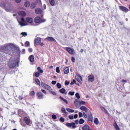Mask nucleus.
<instances>
[{
    "label": "nucleus",
    "mask_w": 130,
    "mask_h": 130,
    "mask_svg": "<svg viewBox=\"0 0 130 130\" xmlns=\"http://www.w3.org/2000/svg\"><path fill=\"white\" fill-rule=\"evenodd\" d=\"M24 6L25 7H26V8H29L30 7V2L28 1L25 2Z\"/></svg>",
    "instance_id": "cd10ccee"
},
{
    "label": "nucleus",
    "mask_w": 130,
    "mask_h": 130,
    "mask_svg": "<svg viewBox=\"0 0 130 130\" xmlns=\"http://www.w3.org/2000/svg\"><path fill=\"white\" fill-rule=\"evenodd\" d=\"M75 96L76 98H77V99H80V98H81V96H80V94L79 93H76Z\"/></svg>",
    "instance_id": "4c0bfd02"
},
{
    "label": "nucleus",
    "mask_w": 130,
    "mask_h": 130,
    "mask_svg": "<svg viewBox=\"0 0 130 130\" xmlns=\"http://www.w3.org/2000/svg\"><path fill=\"white\" fill-rule=\"evenodd\" d=\"M52 118L53 119H56V118H57V117H56V115H54V114L52 115Z\"/></svg>",
    "instance_id": "79ce46f5"
},
{
    "label": "nucleus",
    "mask_w": 130,
    "mask_h": 130,
    "mask_svg": "<svg viewBox=\"0 0 130 130\" xmlns=\"http://www.w3.org/2000/svg\"><path fill=\"white\" fill-rule=\"evenodd\" d=\"M69 118L70 119L73 120V119H74V116H73V115H69Z\"/></svg>",
    "instance_id": "6e6d98bb"
},
{
    "label": "nucleus",
    "mask_w": 130,
    "mask_h": 130,
    "mask_svg": "<svg viewBox=\"0 0 130 130\" xmlns=\"http://www.w3.org/2000/svg\"><path fill=\"white\" fill-rule=\"evenodd\" d=\"M19 15L21 16V17H25L26 16V12L25 11H20L19 12Z\"/></svg>",
    "instance_id": "aec40b11"
},
{
    "label": "nucleus",
    "mask_w": 130,
    "mask_h": 130,
    "mask_svg": "<svg viewBox=\"0 0 130 130\" xmlns=\"http://www.w3.org/2000/svg\"><path fill=\"white\" fill-rule=\"evenodd\" d=\"M80 104H81V105H85L86 104V102L81 101Z\"/></svg>",
    "instance_id": "c03bdc74"
},
{
    "label": "nucleus",
    "mask_w": 130,
    "mask_h": 130,
    "mask_svg": "<svg viewBox=\"0 0 130 130\" xmlns=\"http://www.w3.org/2000/svg\"><path fill=\"white\" fill-rule=\"evenodd\" d=\"M60 93H61V94H64L66 93V89L64 88H61L59 90Z\"/></svg>",
    "instance_id": "473e14b6"
},
{
    "label": "nucleus",
    "mask_w": 130,
    "mask_h": 130,
    "mask_svg": "<svg viewBox=\"0 0 130 130\" xmlns=\"http://www.w3.org/2000/svg\"><path fill=\"white\" fill-rule=\"evenodd\" d=\"M36 7V5L35 4V3H32L30 6V8L32 9H35Z\"/></svg>",
    "instance_id": "f704fd0d"
},
{
    "label": "nucleus",
    "mask_w": 130,
    "mask_h": 130,
    "mask_svg": "<svg viewBox=\"0 0 130 130\" xmlns=\"http://www.w3.org/2000/svg\"><path fill=\"white\" fill-rule=\"evenodd\" d=\"M68 94L69 95H70V96H74V95H75V91H70Z\"/></svg>",
    "instance_id": "58836bf2"
},
{
    "label": "nucleus",
    "mask_w": 130,
    "mask_h": 130,
    "mask_svg": "<svg viewBox=\"0 0 130 130\" xmlns=\"http://www.w3.org/2000/svg\"><path fill=\"white\" fill-rule=\"evenodd\" d=\"M71 61L72 62H75L76 61V59L74 57H72L71 58Z\"/></svg>",
    "instance_id": "49530a36"
},
{
    "label": "nucleus",
    "mask_w": 130,
    "mask_h": 130,
    "mask_svg": "<svg viewBox=\"0 0 130 130\" xmlns=\"http://www.w3.org/2000/svg\"><path fill=\"white\" fill-rule=\"evenodd\" d=\"M21 35H22V36H24V37H26L27 35V32H21Z\"/></svg>",
    "instance_id": "a19ab883"
},
{
    "label": "nucleus",
    "mask_w": 130,
    "mask_h": 130,
    "mask_svg": "<svg viewBox=\"0 0 130 130\" xmlns=\"http://www.w3.org/2000/svg\"><path fill=\"white\" fill-rule=\"evenodd\" d=\"M46 40L49 42H56V40L51 37H48L46 38Z\"/></svg>",
    "instance_id": "dca6fc26"
},
{
    "label": "nucleus",
    "mask_w": 130,
    "mask_h": 130,
    "mask_svg": "<svg viewBox=\"0 0 130 130\" xmlns=\"http://www.w3.org/2000/svg\"><path fill=\"white\" fill-rule=\"evenodd\" d=\"M119 9L120 11L124 12V13H127V12H128V9L124 6H119Z\"/></svg>",
    "instance_id": "9d476101"
},
{
    "label": "nucleus",
    "mask_w": 130,
    "mask_h": 130,
    "mask_svg": "<svg viewBox=\"0 0 130 130\" xmlns=\"http://www.w3.org/2000/svg\"><path fill=\"white\" fill-rule=\"evenodd\" d=\"M28 51L29 52H32V51H33V50L32 49V48H30L28 49Z\"/></svg>",
    "instance_id": "69168bd1"
},
{
    "label": "nucleus",
    "mask_w": 130,
    "mask_h": 130,
    "mask_svg": "<svg viewBox=\"0 0 130 130\" xmlns=\"http://www.w3.org/2000/svg\"><path fill=\"white\" fill-rule=\"evenodd\" d=\"M25 20L26 22L28 24H33V18L31 17H26Z\"/></svg>",
    "instance_id": "f8f14e48"
},
{
    "label": "nucleus",
    "mask_w": 130,
    "mask_h": 130,
    "mask_svg": "<svg viewBox=\"0 0 130 130\" xmlns=\"http://www.w3.org/2000/svg\"><path fill=\"white\" fill-rule=\"evenodd\" d=\"M87 119L88 121H90V122H93V115L92 113H90V115L87 117Z\"/></svg>",
    "instance_id": "f3484780"
},
{
    "label": "nucleus",
    "mask_w": 130,
    "mask_h": 130,
    "mask_svg": "<svg viewBox=\"0 0 130 130\" xmlns=\"http://www.w3.org/2000/svg\"><path fill=\"white\" fill-rule=\"evenodd\" d=\"M65 86H68V85L70 84V82L68 81H66L64 83Z\"/></svg>",
    "instance_id": "09e8293b"
},
{
    "label": "nucleus",
    "mask_w": 130,
    "mask_h": 130,
    "mask_svg": "<svg viewBox=\"0 0 130 130\" xmlns=\"http://www.w3.org/2000/svg\"><path fill=\"white\" fill-rule=\"evenodd\" d=\"M23 121L26 125H30V124L31 123V120L30 119V118H28L27 117H24L23 118Z\"/></svg>",
    "instance_id": "423d86ee"
},
{
    "label": "nucleus",
    "mask_w": 130,
    "mask_h": 130,
    "mask_svg": "<svg viewBox=\"0 0 130 130\" xmlns=\"http://www.w3.org/2000/svg\"><path fill=\"white\" fill-rule=\"evenodd\" d=\"M50 93H51V94H52V95H56V93H55V92H54L53 91H50Z\"/></svg>",
    "instance_id": "864d4df0"
},
{
    "label": "nucleus",
    "mask_w": 130,
    "mask_h": 130,
    "mask_svg": "<svg viewBox=\"0 0 130 130\" xmlns=\"http://www.w3.org/2000/svg\"><path fill=\"white\" fill-rule=\"evenodd\" d=\"M85 123V120L83 118H81L79 120V124H83V123Z\"/></svg>",
    "instance_id": "7c9ffc66"
},
{
    "label": "nucleus",
    "mask_w": 130,
    "mask_h": 130,
    "mask_svg": "<svg viewBox=\"0 0 130 130\" xmlns=\"http://www.w3.org/2000/svg\"><path fill=\"white\" fill-rule=\"evenodd\" d=\"M75 124H79V120H76L75 121Z\"/></svg>",
    "instance_id": "13d9d810"
},
{
    "label": "nucleus",
    "mask_w": 130,
    "mask_h": 130,
    "mask_svg": "<svg viewBox=\"0 0 130 130\" xmlns=\"http://www.w3.org/2000/svg\"><path fill=\"white\" fill-rule=\"evenodd\" d=\"M62 113H65L66 115H68V112L66 111V109L64 108H61V109Z\"/></svg>",
    "instance_id": "bb28decb"
},
{
    "label": "nucleus",
    "mask_w": 130,
    "mask_h": 130,
    "mask_svg": "<svg viewBox=\"0 0 130 130\" xmlns=\"http://www.w3.org/2000/svg\"><path fill=\"white\" fill-rule=\"evenodd\" d=\"M93 122H94V124L98 125V124H99V120H98V118H95L94 119Z\"/></svg>",
    "instance_id": "b1692460"
},
{
    "label": "nucleus",
    "mask_w": 130,
    "mask_h": 130,
    "mask_svg": "<svg viewBox=\"0 0 130 130\" xmlns=\"http://www.w3.org/2000/svg\"><path fill=\"white\" fill-rule=\"evenodd\" d=\"M41 86L42 87V88L45 89L46 90H48V91H51V90H52V88H51V86L47 85L44 82H41Z\"/></svg>",
    "instance_id": "20e7f679"
},
{
    "label": "nucleus",
    "mask_w": 130,
    "mask_h": 130,
    "mask_svg": "<svg viewBox=\"0 0 130 130\" xmlns=\"http://www.w3.org/2000/svg\"><path fill=\"white\" fill-rule=\"evenodd\" d=\"M95 80V77L94 76V75L90 74L88 76V82H91V83H93Z\"/></svg>",
    "instance_id": "0eeeda50"
},
{
    "label": "nucleus",
    "mask_w": 130,
    "mask_h": 130,
    "mask_svg": "<svg viewBox=\"0 0 130 130\" xmlns=\"http://www.w3.org/2000/svg\"><path fill=\"white\" fill-rule=\"evenodd\" d=\"M2 51L6 53V54H11L12 53V48L9 47V46H4L1 47Z\"/></svg>",
    "instance_id": "f03ea898"
},
{
    "label": "nucleus",
    "mask_w": 130,
    "mask_h": 130,
    "mask_svg": "<svg viewBox=\"0 0 130 130\" xmlns=\"http://www.w3.org/2000/svg\"><path fill=\"white\" fill-rule=\"evenodd\" d=\"M66 110L67 111H68V112H70L71 113H73L75 112V110H74L72 109H70V108H67Z\"/></svg>",
    "instance_id": "c756f323"
},
{
    "label": "nucleus",
    "mask_w": 130,
    "mask_h": 130,
    "mask_svg": "<svg viewBox=\"0 0 130 130\" xmlns=\"http://www.w3.org/2000/svg\"><path fill=\"white\" fill-rule=\"evenodd\" d=\"M83 116L85 117V118H87L88 117V116H87V114L85 113V112H83Z\"/></svg>",
    "instance_id": "de8ad7c7"
},
{
    "label": "nucleus",
    "mask_w": 130,
    "mask_h": 130,
    "mask_svg": "<svg viewBox=\"0 0 130 130\" xmlns=\"http://www.w3.org/2000/svg\"><path fill=\"white\" fill-rule=\"evenodd\" d=\"M49 3L51 6H54V5H55L54 0H49Z\"/></svg>",
    "instance_id": "c85d7f7f"
},
{
    "label": "nucleus",
    "mask_w": 130,
    "mask_h": 130,
    "mask_svg": "<svg viewBox=\"0 0 130 130\" xmlns=\"http://www.w3.org/2000/svg\"><path fill=\"white\" fill-rule=\"evenodd\" d=\"M40 75H41L40 73L37 72L35 73V77H36V78H39V76H40Z\"/></svg>",
    "instance_id": "2f4dec72"
},
{
    "label": "nucleus",
    "mask_w": 130,
    "mask_h": 130,
    "mask_svg": "<svg viewBox=\"0 0 130 130\" xmlns=\"http://www.w3.org/2000/svg\"><path fill=\"white\" fill-rule=\"evenodd\" d=\"M82 130H92V129L90 128V126H89L88 124H85L83 125L82 127Z\"/></svg>",
    "instance_id": "ddd939ff"
},
{
    "label": "nucleus",
    "mask_w": 130,
    "mask_h": 130,
    "mask_svg": "<svg viewBox=\"0 0 130 130\" xmlns=\"http://www.w3.org/2000/svg\"><path fill=\"white\" fill-rule=\"evenodd\" d=\"M39 44V45H41V46H43V45H44V44L43 43H41V42H40Z\"/></svg>",
    "instance_id": "0e129e2a"
},
{
    "label": "nucleus",
    "mask_w": 130,
    "mask_h": 130,
    "mask_svg": "<svg viewBox=\"0 0 130 130\" xmlns=\"http://www.w3.org/2000/svg\"><path fill=\"white\" fill-rule=\"evenodd\" d=\"M69 73H70V69H69V67H66L64 69V73L65 75H67V74H69Z\"/></svg>",
    "instance_id": "412c9836"
},
{
    "label": "nucleus",
    "mask_w": 130,
    "mask_h": 130,
    "mask_svg": "<svg viewBox=\"0 0 130 130\" xmlns=\"http://www.w3.org/2000/svg\"><path fill=\"white\" fill-rule=\"evenodd\" d=\"M59 120L61 121V122H64V118L63 117H60Z\"/></svg>",
    "instance_id": "37998d69"
},
{
    "label": "nucleus",
    "mask_w": 130,
    "mask_h": 130,
    "mask_svg": "<svg viewBox=\"0 0 130 130\" xmlns=\"http://www.w3.org/2000/svg\"><path fill=\"white\" fill-rule=\"evenodd\" d=\"M35 95V91H32L31 92H30V96H34Z\"/></svg>",
    "instance_id": "a18cd8bd"
},
{
    "label": "nucleus",
    "mask_w": 130,
    "mask_h": 130,
    "mask_svg": "<svg viewBox=\"0 0 130 130\" xmlns=\"http://www.w3.org/2000/svg\"><path fill=\"white\" fill-rule=\"evenodd\" d=\"M43 93L40 91H39L37 93V97H38V99H43Z\"/></svg>",
    "instance_id": "9b49d317"
},
{
    "label": "nucleus",
    "mask_w": 130,
    "mask_h": 130,
    "mask_svg": "<svg viewBox=\"0 0 130 130\" xmlns=\"http://www.w3.org/2000/svg\"><path fill=\"white\" fill-rule=\"evenodd\" d=\"M51 84L52 85H55V84H56V81H52Z\"/></svg>",
    "instance_id": "bf43d9fd"
},
{
    "label": "nucleus",
    "mask_w": 130,
    "mask_h": 130,
    "mask_svg": "<svg viewBox=\"0 0 130 130\" xmlns=\"http://www.w3.org/2000/svg\"><path fill=\"white\" fill-rule=\"evenodd\" d=\"M74 118L76 119V118H78V114H76L74 115Z\"/></svg>",
    "instance_id": "680f3d73"
},
{
    "label": "nucleus",
    "mask_w": 130,
    "mask_h": 130,
    "mask_svg": "<svg viewBox=\"0 0 130 130\" xmlns=\"http://www.w3.org/2000/svg\"><path fill=\"white\" fill-rule=\"evenodd\" d=\"M25 51H26V50H25V49H22V53L23 54L25 53Z\"/></svg>",
    "instance_id": "338daca9"
},
{
    "label": "nucleus",
    "mask_w": 130,
    "mask_h": 130,
    "mask_svg": "<svg viewBox=\"0 0 130 130\" xmlns=\"http://www.w3.org/2000/svg\"><path fill=\"white\" fill-rule=\"evenodd\" d=\"M56 86L58 89H60V88H61V84H60L59 83H58L56 84Z\"/></svg>",
    "instance_id": "e433bc0d"
},
{
    "label": "nucleus",
    "mask_w": 130,
    "mask_h": 130,
    "mask_svg": "<svg viewBox=\"0 0 130 130\" xmlns=\"http://www.w3.org/2000/svg\"><path fill=\"white\" fill-rule=\"evenodd\" d=\"M35 13L37 15H41V14H42V10L40 8H37L35 10Z\"/></svg>",
    "instance_id": "2eb2a0df"
},
{
    "label": "nucleus",
    "mask_w": 130,
    "mask_h": 130,
    "mask_svg": "<svg viewBox=\"0 0 130 130\" xmlns=\"http://www.w3.org/2000/svg\"><path fill=\"white\" fill-rule=\"evenodd\" d=\"M41 91L42 92V93L45 94V95H46V94H47V93L46 92V91H45V90L44 89H42Z\"/></svg>",
    "instance_id": "8fccbe9b"
},
{
    "label": "nucleus",
    "mask_w": 130,
    "mask_h": 130,
    "mask_svg": "<svg viewBox=\"0 0 130 130\" xmlns=\"http://www.w3.org/2000/svg\"><path fill=\"white\" fill-rule=\"evenodd\" d=\"M41 42V39L39 37L37 38L35 40V44H38Z\"/></svg>",
    "instance_id": "6ab92c4d"
},
{
    "label": "nucleus",
    "mask_w": 130,
    "mask_h": 130,
    "mask_svg": "<svg viewBox=\"0 0 130 130\" xmlns=\"http://www.w3.org/2000/svg\"><path fill=\"white\" fill-rule=\"evenodd\" d=\"M80 109L82 111H85V112H88V110H89V109L87 108H86L85 106L80 107Z\"/></svg>",
    "instance_id": "a211bd4d"
},
{
    "label": "nucleus",
    "mask_w": 130,
    "mask_h": 130,
    "mask_svg": "<svg viewBox=\"0 0 130 130\" xmlns=\"http://www.w3.org/2000/svg\"><path fill=\"white\" fill-rule=\"evenodd\" d=\"M77 102H78V100H75L74 101V105L75 106H77Z\"/></svg>",
    "instance_id": "052dcab7"
},
{
    "label": "nucleus",
    "mask_w": 130,
    "mask_h": 130,
    "mask_svg": "<svg viewBox=\"0 0 130 130\" xmlns=\"http://www.w3.org/2000/svg\"><path fill=\"white\" fill-rule=\"evenodd\" d=\"M37 70L38 71V73H40V74L43 73V70L41 69V68L40 67H38L37 68Z\"/></svg>",
    "instance_id": "a878e982"
},
{
    "label": "nucleus",
    "mask_w": 130,
    "mask_h": 130,
    "mask_svg": "<svg viewBox=\"0 0 130 130\" xmlns=\"http://www.w3.org/2000/svg\"><path fill=\"white\" fill-rule=\"evenodd\" d=\"M35 81L36 83H37V84L38 86H40L41 85L40 80H39V79L38 78H36L35 79Z\"/></svg>",
    "instance_id": "5701e85b"
},
{
    "label": "nucleus",
    "mask_w": 130,
    "mask_h": 130,
    "mask_svg": "<svg viewBox=\"0 0 130 130\" xmlns=\"http://www.w3.org/2000/svg\"><path fill=\"white\" fill-rule=\"evenodd\" d=\"M24 45L26 47H28L30 45V42L26 41L25 42Z\"/></svg>",
    "instance_id": "c9c22d12"
},
{
    "label": "nucleus",
    "mask_w": 130,
    "mask_h": 130,
    "mask_svg": "<svg viewBox=\"0 0 130 130\" xmlns=\"http://www.w3.org/2000/svg\"><path fill=\"white\" fill-rule=\"evenodd\" d=\"M19 100H23V96L22 95H19L18 97Z\"/></svg>",
    "instance_id": "4d7b16f0"
},
{
    "label": "nucleus",
    "mask_w": 130,
    "mask_h": 130,
    "mask_svg": "<svg viewBox=\"0 0 130 130\" xmlns=\"http://www.w3.org/2000/svg\"><path fill=\"white\" fill-rule=\"evenodd\" d=\"M113 125L116 130H120L118 125H117V123H116V122H115V124Z\"/></svg>",
    "instance_id": "393cba45"
},
{
    "label": "nucleus",
    "mask_w": 130,
    "mask_h": 130,
    "mask_svg": "<svg viewBox=\"0 0 130 130\" xmlns=\"http://www.w3.org/2000/svg\"><path fill=\"white\" fill-rule=\"evenodd\" d=\"M29 61L31 62H34V55H31L29 57Z\"/></svg>",
    "instance_id": "4be33fe9"
},
{
    "label": "nucleus",
    "mask_w": 130,
    "mask_h": 130,
    "mask_svg": "<svg viewBox=\"0 0 130 130\" xmlns=\"http://www.w3.org/2000/svg\"><path fill=\"white\" fill-rule=\"evenodd\" d=\"M19 67V61H17L15 62V61L13 59H9L8 62V66L9 69H14L16 67Z\"/></svg>",
    "instance_id": "f257e3e1"
},
{
    "label": "nucleus",
    "mask_w": 130,
    "mask_h": 130,
    "mask_svg": "<svg viewBox=\"0 0 130 130\" xmlns=\"http://www.w3.org/2000/svg\"><path fill=\"white\" fill-rule=\"evenodd\" d=\"M56 72L58 74H59L60 73V70H59V67H56Z\"/></svg>",
    "instance_id": "ea45409f"
},
{
    "label": "nucleus",
    "mask_w": 130,
    "mask_h": 130,
    "mask_svg": "<svg viewBox=\"0 0 130 130\" xmlns=\"http://www.w3.org/2000/svg\"><path fill=\"white\" fill-rule=\"evenodd\" d=\"M127 81L126 80L123 79L122 80V83H127Z\"/></svg>",
    "instance_id": "e2e57ef3"
},
{
    "label": "nucleus",
    "mask_w": 130,
    "mask_h": 130,
    "mask_svg": "<svg viewBox=\"0 0 130 130\" xmlns=\"http://www.w3.org/2000/svg\"><path fill=\"white\" fill-rule=\"evenodd\" d=\"M46 20L41 19V17L39 16H37L34 19V22L36 24H40L41 23H44Z\"/></svg>",
    "instance_id": "7ed1b4c3"
},
{
    "label": "nucleus",
    "mask_w": 130,
    "mask_h": 130,
    "mask_svg": "<svg viewBox=\"0 0 130 130\" xmlns=\"http://www.w3.org/2000/svg\"><path fill=\"white\" fill-rule=\"evenodd\" d=\"M60 99H61V100H62V101H63V102L66 103V104H68V103H69L68 102V101L67 100H66V99H63V98H62L61 96H60Z\"/></svg>",
    "instance_id": "72a5a7b5"
},
{
    "label": "nucleus",
    "mask_w": 130,
    "mask_h": 130,
    "mask_svg": "<svg viewBox=\"0 0 130 130\" xmlns=\"http://www.w3.org/2000/svg\"><path fill=\"white\" fill-rule=\"evenodd\" d=\"M66 125L68 127H70L72 128H76V127H77V125H76V123H75V122H71V123L67 122L66 124Z\"/></svg>",
    "instance_id": "39448f33"
},
{
    "label": "nucleus",
    "mask_w": 130,
    "mask_h": 130,
    "mask_svg": "<svg viewBox=\"0 0 130 130\" xmlns=\"http://www.w3.org/2000/svg\"><path fill=\"white\" fill-rule=\"evenodd\" d=\"M75 79L77 82H79V83H82V81H83V79L82 78V76L80 75V74H77L75 76Z\"/></svg>",
    "instance_id": "1a4fd4ad"
},
{
    "label": "nucleus",
    "mask_w": 130,
    "mask_h": 130,
    "mask_svg": "<svg viewBox=\"0 0 130 130\" xmlns=\"http://www.w3.org/2000/svg\"><path fill=\"white\" fill-rule=\"evenodd\" d=\"M72 82H73L74 84H75V83H76V81L75 80V79H74Z\"/></svg>",
    "instance_id": "774afa93"
},
{
    "label": "nucleus",
    "mask_w": 130,
    "mask_h": 130,
    "mask_svg": "<svg viewBox=\"0 0 130 130\" xmlns=\"http://www.w3.org/2000/svg\"><path fill=\"white\" fill-rule=\"evenodd\" d=\"M15 3L17 4H20L21 2H22V0H15Z\"/></svg>",
    "instance_id": "603ef678"
},
{
    "label": "nucleus",
    "mask_w": 130,
    "mask_h": 130,
    "mask_svg": "<svg viewBox=\"0 0 130 130\" xmlns=\"http://www.w3.org/2000/svg\"><path fill=\"white\" fill-rule=\"evenodd\" d=\"M102 110H104L105 112H106V113H107V110L105 109V108L104 107H102Z\"/></svg>",
    "instance_id": "5fc2aeb1"
},
{
    "label": "nucleus",
    "mask_w": 130,
    "mask_h": 130,
    "mask_svg": "<svg viewBox=\"0 0 130 130\" xmlns=\"http://www.w3.org/2000/svg\"><path fill=\"white\" fill-rule=\"evenodd\" d=\"M83 113H82V112H79V117H83Z\"/></svg>",
    "instance_id": "3c124183"
},
{
    "label": "nucleus",
    "mask_w": 130,
    "mask_h": 130,
    "mask_svg": "<svg viewBox=\"0 0 130 130\" xmlns=\"http://www.w3.org/2000/svg\"><path fill=\"white\" fill-rule=\"evenodd\" d=\"M66 50L70 54L73 55L74 53H75V50L70 47H66Z\"/></svg>",
    "instance_id": "6e6552de"
},
{
    "label": "nucleus",
    "mask_w": 130,
    "mask_h": 130,
    "mask_svg": "<svg viewBox=\"0 0 130 130\" xmlns=\"http://www.w3.org/2000/svg\"><path fill=\"white\" fill-rule=\"evenodd\" d=\"M25 19L24 18H21V21L19 22L20 25L21 26H26V24H25Z\"/></svg>",
    "instance_id": "4468645a"
}]
</instances>
